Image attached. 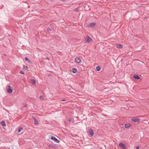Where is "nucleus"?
Here are the masks:
<instances>
[{
    "instance_id": "1",
    "label": "nucleus",
    "mask_w": 149,
    "mask_h": 149,
    "mask_svg": "<svg viewBox=\"0 0 149 149\" xmlns=\"http://www.w3.org/2000/svg\"><path fill=\"white\" fill-rule=\"evenodd\" d=\"M85 42L89 43L92 40V39L88 36L85 38Z\"/></svg>"
},
{
    "instance_id": "2",
    "label": "nucleus",
    "mask_w": 149,
    "mask_h": 149,
    "mask_svg": "<svg viewBox=\"0 0 149 149\" xmlns=\"http://www.w3.org/2000/svg\"><path fill=\"white\" fill-rule=\"evenodd\" d=\"M119 146L123 149H126L125 145L123 143H121L119 144Z\"/></svg>"
},
{
    "instance_id": "3",
    "label": "nucleus",
    "mask_w": 149,
    "mask_h": 149,
    "mask_svg": "<svg viewBox=\"0 0 149 149\" xmlns=\"http://www.w3.org/2000/svg\"><path fill=\"white\" fill-rule=\"evenodd\" d=\"M51 139L52 140H54L56 143H58L60 142V141L56 138L55 137L53 136H52L51 137Z\"/></svg>"
},
{
    "instance_id": "4",
    "label": "nucleus",
    "mask_w": 149,
    "mask_h": 149,
    "mask_svg": "<svg viewBox=\"0 0 149 149\" xmlns=\"http://www.w3.org/2000/svg\"><path fill=\"white\" fill-rule=\"evenodd\" d=\"M7 91L8 93H11L13 91L12 89L11 88L10 86H8V88L7 89Z\"/></svg>"
},
{
    "instance_id": "5",
    "label": "nucleus",
    "mask_w": 149,
    "mask_h": 149,
    "mask_svg": "<svg viewBox=\"0 0 149 149\" xmlns=\"http://www.w3.org/2000/svg\"><path fill=\"white\" fill-rule=\"evenodd\" d=\"M139 118H133L131 119V120L133 122H137L140 121Z\"/></svg>"
},
{
    "instance_id": "6",
    "label": "nucleus",
    "mask_w": 149,
    "mask_h": 149,
    "mask_svg": "<svg viewBox=\"0 0 149 149\" xmlns=\"http://www.w3.org/2000/svg\"><path fill=\"white\" fill-rule=\"evenodd\" d=\"M33 120L34 121V124L35 125H38V120H37V119L36 118L34 117V116H33Z\"/></svg>"
},
{
    "instance_id": "7",
    "label": "nucleus",
    "mask_w": 149,
    "mask_h": 149,
    "mask_svg": "<svg viewBox=\"0 0 149 149\" xmlns=\"http://www.w3.org/2000/svg\"><path fill=\"white\" fill-rule=\"evenodd\" d=\"M88 132L91 136H92L94 135V132L93 130H88Z\"/></svg>"
},
{
    "instance_id": "8",
    "label": "nucleus",
    "mask_w": 149,
    "mask_h": 149,
    "mask_svg": "<svg viewBox=\"0 0 149 149\" xmlns=\"http://www.w3.org/2000/svg\"><path fill=\"white\" fill-rule=\"evenodd\" d=\"M75 61L76 62L79 63L81 62V60L79 58L76 57L75 59Z\"/></svg>"
},
{
    "instance_id": "9",
    "label": "nucleus",
    "mask_w": 149,
    "mask_h": 149,
    "mask_svg": "<svg viewBox=\"0 0 149 149\" xmlns=\"http://www.w3.org/2000/svg\"><path fill=\"white\" fill-rule=\"evenodd\" d=\"M1 125L3 127L6 126V123L4 120L1 121Z\"/></svg>"
},
{
    "instance_id": "10",
    "label": "nucleus",
    "mask_w": 149,
    "mask_h": 149,
    "mask_svg": "<svg viewBox=\"0 0 149 149\" xmlns=\"http://www.w3.org/2000/svg\"><path fill=\"white\" fill-rule=\"evenodd\" d=\"M131 125V124H126L125 125V127L127 129H128L130 127Z\"/></svg>"
},
{
    "instance_id": "11",
    "label": "nucleus",
    "mask_w": 149,
    "mask_h": 149,
    "mask_svg": "<svg viewBox=\"0 0 149 149\" xmlns=\"http://www.w3.org/2000/svg\"><path fill=\"white\" fill-rule=\"evenodd\" d=\"M133 78L137 80H139L140 79V77L137 75H134L133 76Z\"/></svg>"
},
{
    "instance_id": "12",
    "label": "nucleus",
    "mask_w": 149,
    "mask_h": 149,
    "mask_svg": "<svg viewBox=\"0 0 149 149\" xmlns=\"http://www.w3.org/2000/svg\"><path fill=\"white\" fill-rule=\"evenodd\" d=\"M116 47L118 48H122L123 47V46L120 44H118L116 45Z\"/></svg>"
},
{
    "instance_id": "13",
    "label": "nucleus",
    "mask_w": 149,
    "mask_h": 149,
    "mask_svg": "<svg viewBox=\"0 0 149 149\" xmlns=\"http://www.w3.org/2000/svg\"><path fill=\"white\" fill-rule=\"evenodd\" d=\"M71 71H72L73 73H75L77 72V69L76 68H73Z\"/></svg>"
},
{
    "instance_id": "14",
    "label": "nucleus",
    "mask_w": 149,
    "mask_h": 149,
    "mask_svg": "<svg viewBox=\"0 0 149 149\" xmlns=\"http://www.w3.org/2000/svg\"><path fill=\"white\" fill-rule=\"evenodd\" d=\"M24 59L25 61H27L29 63H30L31 62V61L27 57H25Z\"/></svg>"
},
{
    "instance_id": "15",
    "label": "nucleus",
    "mask_w": 149,
    "mask_h": 149,
    "mask_svg": "<svg viewBox=\"0 0 149 149\" xmlns=\"http://www.w3.org/2000/svg\"><path fill=\"white\" fill-rule=\"evenodd\" d=\"M96 70L97 71H99L101 70V68L99 66H97L96 68Z\"/></svg>"
},
{
    "instance_id": "16",
    "label": "nucleus",
    "mask_w": 149,
    "mask_h": 149,
    "mask_svg": "<svg viewBox=\"0 0 149 149\" xmlns=\"http://www.w3.org/2000/svg\"><path fill=\"white\" fill-rule=\"evenodd\" d=\"M95 23H92L90 24V26L91 27L94 26L95 25Z\"/></svg>"
},
{
    "instance_id": "17",
    "label": "nucleus",
    "mask_w": 149,
    "mask_h": 149,
    "mask_svg": "<svg viewBox=\"0 0 149 149\" xmlns=\"http://www.w3.org/2000/svg\"><path fill=\"white\" fill-rule=\"evenodd\" d=\"M22 130H23V128H22V127H20L18 130V133H19L20 132H21Z\"/></svg>"
},
{
    "instance_id": "18",
    "label": "nucleus",
    "mask_w": 149,
    "mask_h": 149,
    "mask_svg": "<svg viewBox=\"0 0 149 149\" xmlns=\"http://www.w3.org/2000/svg\"><path fill=\"white\" fill-rule=\"evenodd\" d=\"M31 82L33 84H35L36 83L35 80L33 79H31Z\"/></svg>"
},
{
    "instance_id": "19",
    "label": "nucleus",
    "mask_w": 149,
    "mask_h": 149,
    "mask_svg": "<svg viewBox=\"0 0 149 149\" xmlns=\"http://www.w3.org/2000/svg\"><path fill=\"white\" fill-rule=\"evenodd\" d=\"M27 67L26 66L24 65L23 66V69L25 70H26L27 69Z\"/></svg>"
},
{
    "instance_id": "20",
    "label": "nucleus",
    "mask_w": 149,
    "mask_h": 149,
    "mask_svg": "<svg viewBox=\"0 0 149 149\" xmlns=\"http://www.w3.org/2000/svg\"><path fill=\"white\" fill-rule=\"evenodd\" d=\"M40 99L42 100H44V97L42 95H41L40 96Z\"/></svg>"
},
{
    "instance_id": "21",
    "label": "nucleus",
    "mask_w": 149,
    "mask_h": 149,
    "mask_svg": "<svg viewBox=\"0 0 149 149\" xmlns=\"http://www.w3.org/2000/svg\"><path fill=\"white\" fill-rule=\"evenodd\" d=\"M73 120L72 118H70L68 119V120L70 122H71Z\"/></svg>"
},
{
    "instance_id": "22",
    "label": "nucleus",
    "mask_w": 149,
    "mask_h": 149,
    "mask_svg": "<svg viewBox=\"0 0 149 149\" xmlns=\"http://www.w3.org/2000/svg\"><path fill=\"white\" fill-rule=\"evenodd\" d=\"M47 31L49 32L52 31V29L50 28H48L47 29Z\"/></svg>"
},
{
    "instance_id": "23",
    "label": "nucleus",
    "mask_w": 149,
    "mask_h": 149,
    "mask_svg": "<svg viewBox=\"0 0 149 149\" xmlns=\"http://www.w3.org/2000/svg\"><path fill=\"white\" fill-rule=\"evenodd\" d=\"M19 73H20L21 74H24V72L23 71L21 70H20L19 71Z\"/></svg>"
},
{
    "instance_id": "24",
    "label": "nucleus",
    "mask_w": 149,
    "mask_h": 149,
    "mask_svg": "<svg viewBox=\"0 0 149 149\" xmlns=\"http://www.w3.org/2000/svg\"><path fill=\"white\" fill-rule=\"evenodd\" d=\"M74 11H77V12H78L79 11V9H78V8H75L74 10Z\"/></svg>"
},
{
    "instance_id": "25",
    "label": "nucleus",
    "mask_w": 149,
    "mask_h": 149,
    "mask_svg": "<svg viewBox=\"0 0 149 149\" xmlns=\"http://www.w3.org/2000/svg\"><path fill=\"white\" fill-rule=\"evenodd\" d=\"M49 146L50 147H54V146L52 144H49Z\"/></svg>"
},
{
    "instance_id": "26",
    "label": "nucleus",
    "mask_w": 149,
    "mask_h": 149,
    "mask_svg": "<svg viewBox=\"0 0 149 149\" xmlns=\"http://www.w3.org/2000/svg\"><path fill=\"white\" fill-rule=\"evenodd\" d=\"M139 146H136V149H139Z\"/></svg>"
},
{
    "instance_id": "27",
    "label": "nucleus",
    "mask_w": 149,
    "mask_h": 149,
    "mask_svg": "<svg viewBox=\"0 0 149 149\" xmlns=\"http://www.w3.org/2000/svg\"><path fill=\"white\" fill-rule=\"evenodd\" d=\"M62 101H65V100H62Z\"/></svg>"
}]
</instances>
